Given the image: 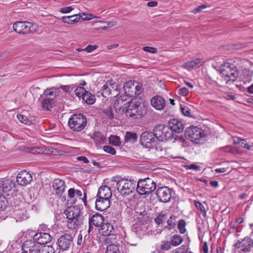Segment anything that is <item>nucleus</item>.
I'll return each instance as SVG.
<instances>
[{"mask_svg": "<svg viewBox=\"0 0 253 253\" xmlns=\"http://www.w3.org/2000/svg\"><path fill=\"white\" fill-rule=\"evenodd\" d=\"M75 196V189L74 188H70L68 191V197L70 199H73Z\"/></svg>", "mask_w": 253, "mask_h": 253, "instance_id": "59", "label": "nucleus"}, {"mask_svg": "<svg viewBox=\"0 0 253 253\" xmlns=\"http://www.w3.org/2000/svg\"><path fill=\"white\" fill-rule=\"evenodd\" d=\"M162 136L161 137V141H167L172 139L173 137L172 130L168 126H164Z\"/></svg>", "mask_w": 253, "mask_h": 253, "instance_id": "25", "label": "nucleus"}, {"mask_svg": "<svg viewBox=\"0 0 253 253\" xmlns=\"http://www.w3.org/2000/svg\"><path fill=\"white\" fill-rule=\"evenodd\" d=\"M186 222L183 219H181L179 221L177 227L181 234H184L186 232Z\"/></svg>", "mask_w": 253, "mask_h": 253, "instance_id": "41", "label": "nucleus"}, {"mask_svg": "<svg viewBox=\"0 0 253 253\" xmlns=\"http://www.w3.org/2000/svg\"><path fill=\"white\" fill-rule=\"evenodd\" d=\"M203 59L197 58L195 60L185 62L182 67L187 70H191L195 67H199L202 65Z\"/></svg>", "mask_w": 253, "mask_h": 253, "instance_id": "23", "label": "nucleus"}, {"mask_svg": "<svg viewBox=\"0 0 253 253\" xmlns=\"http://www.w3.org/2000/svg\"><path fill=\"white\" fill-rule=\"evenodd\" d=\"M164 126V125L161 124L157 125L153 129L152 133L154 134L157 141H161V137L162 136Z\"/></svg>", "mask_w": 253, "mask_h": 253, "instance_id": "27", "label": "nucleus"}, {"mask_svg": "<svg viewBox=\"0 0 253 253\" xmlns=\"http://www.w3.org/2000/svg\"><path fill=\"white\" fill-rule=\"evenodd\" d=\"M96 47L97 46L96 45H88L84 48V50L87 52H90L95 49Z\"/></svg>", "mask_w": 253, "mask_h": 253, "instance_id": "64", "label": "nucleus"}, {"mask_svg": "<svg viewBox=\"0 0 253 253\" xmlns=\"http://www.w3.org/2000/svg\"><path fill=\"white\" fill-rule=\"evenodd\" d=\"M137 136L136 133L131 132H127L125 136V142L133 143L136 141Z\"/></svg>", "mask_w": 253, "mask_h": 253, "instance_id": "32", "label": "nucleus"}, {"mask_svg": "<svg viewBox=\"0 0 253 253\" xmlns=\"http://www.w3.org/2000/svg\"><path fill=\"white\" fill-rule=\"evenodd\" d=\"M2 184V188L4 192H7L9 191L11 188V185L8 179L1 181Z\"/></svg>", "mask_w": 253, "mask_h": 253, "instance_id": "46", "label": "nucleus"}, {"mask_svg": "<svg viewBox=\"0 0 253 253\" xmlns=\"http://www.w3.org/2000/svg\"><path fill=\"white\" fill-rule=\"evenodd\" d=\"M156 196L160 202L168 203L171 197V190L167 186L159 187L156 191Z\"/></svg>", "mask_w": 253, "mask_h": 253, "instance_id": "14", "label": "nucleus"}, {"mask_svg": "<svg viewBox=\"0 0 253 253\" xmlns=\"http://www.w3.org/2000/svg\"><path fill=\"white\" fill-rule=\"evenodd\" d=\"M103 149L105 152L111 155H115L116 152L115 149L113 147L109 145L103 146Z\"/></svg>", "mask_w": 253, "mask_h": 253, "instance_id": "51", "label": "nucleus"}, {"mask_svg": "<svg viewBox=\"0 0 253 253\" xmlns=\"http://www.w3.org/2000/svg\"><path fill=\"white\" fill-rule=\"evenodd\" d=\"M168 127L173 132L179 133L183 131L184 126L182 123L177 119H173L169 122Z\"/></svg>", "mask_w": 253, "mask_h": 253, "instance_id": "20", "label": "nucleus"}, {"mask_svg": "<svg viewBox=\"0 0 253 253\" xmlns=\"http://www.w3.org/2000/svg\"><path fill=\"white\" fill-rule=\"evenodd\" d=\"M171 246V244L170 241L169 242L164 241L162 243L161 248L162 250L168 251L170 249Z\"/></svg>", "mask_w": 253, "mask_h": 253, "instance_id": "53", "label": "nucleus"}, {"mask_svg": "<svg viewBox=\"0 0 253 253\" xmlns=\"http://www.w3.org/2000/svg\"><path fill=\"white\" fill-rule=\"evenodd\" d=\"M180 109L181 113L183 115L186 117H192L191 110L186 105H180Z\"/></svg>", "mask_w": 253, "mask_h": 253, "instance_id": "40", "label": "nucleus"}, {"mask_svg": "<svg viewBox=\"0 0 253 253\" xmlns=\"http://www.w3.org/2000/svg\"><path fill=\"white\" fill-rule=\"evenodd\" d=\"M145 51H147L151 53H155L157 52V49L156 48L149 46H145L143 48Z\"/></svg>", "mask_w": 253, "mask_h": 253, "instance_id": "55", "label": "nucleus"}, {"mask_svg": "<svg viewBox=\"0 0 253 253\" xmlns=\"http://www.w3.org/2000/svg\"><path fill=\"white\" fill-rule=\"evenodd\" d=\"M134 86L136 87L135 92L136 95H139L142 91V85L137 82H134Z\"/></svg>", "mask_w": 253, "mask_h": 253, "instance_id": "54", "label": "nucleus"}, {"mask_svg": "<svg viewBox=\"0 0 253 253\" xmlns=\"http://www.w3.org/2000/svg\"><path fill=\"white\" fill-rule=\"evenodd\" d=\"M54 104V100L52 98H43L42 102V107L46 110H49L52 108Z\"/></svg>", "mask_w": 253, "mask_h": 253, "instance_id": "30", "label": "nucleus"}, {"mask_svg": "<svg viewBox=\"0 0 253 253\" xmlns=\"http://www.w3.org/2000/svg\"><path fill=\"white\" fill-rule=\"evenodd\" d=\"M17 118L21 123L25 125H29L30 124V121L29 120L27 117L24 115L18 114Z\"/></svg>", "mask_w": 253, "mask_h": 253, "instance_id": "47", "label": "nucleus"}, {"mask_svg": "<svg viewBox=\"0 0 253 253\" xmlns=\"http://www.w3.org/2000/svg\"><path fill=\"white\" fill-rule=\"evenodd\" d=\"M85 91V89L83 87H78L75 90V94L79 97H82Z\"/></svg>", "mask_w": 253, "mask_h": 253, "instance_id": "49", "label": "nucleus"}, {"mask_svg": "<svg viewBox=\"0 0 253 253\" xmlns=\"http://www.w3.org/2000/svg\"><path fill=\"white\" fill-rule=\"evenodd\" d=\"M103 112L108 119H113L114 118L112 108L111 107H108L106 109L104 110Z\"/></svg>", "mask_w": 253, "mask_h": 253, "instance_id": "50", "label": "nucleus"}, {"mask_svg": "<svg viewBox=\"0 0 253 253\" xmlns=\"http://www.w3.org/2000/svg\"><path fill=\"white\" fill-rule=\"evenodd\" d=\"M109 81H107L105 84L101 87V94L104 97H107L108 96L111 95L112 92H111Z\"/></svg>", "mask_w": 253, "mask_h": 253, "instance_id": "33", "label": "nucleus"}, {"mask_svg": "<svg viewBox=\"0 0 253 253\" xmlns=\"http://www.w3.org/2000/svg\"><path fill=\"white\" fill-rule=\"evenodd\" d=\"M106 253H121V251L117 245L111 244L107 246L106 251Z\"/></svg>", "mask_w": 253, "mask_h": 253, "instance_id": "34", "label": "nucleus"}, {"mask_svg": "<svg viewBox=\"0 0 253 253\" xmlns=\"http://www.w3.org/2000/svg\"><path fill=\"white\" fill-rule=\"evenodd\" d=\"M73 9L72 6L64 7L60 8V12L62 13H68Z\"/></svg>", "mask_w": 253, "mask_h": 253, "instance_id": "57", "label": "nucleus"}, {"mask_svg": "<svg viewBox=\"0 0 253 253\" xmlns=\"http://www.w3.org/2000/svg\"><path fill=\"white\" fill-rule=\"evenodd\" d=\"M104 223V218L100 214L95 213L89 218L88 232L93 229V226H101Z\"/></svg>", "mask_w": 253, "mask_h": 253, "instance_id": "18", "label": "nucleus"}, {"mask_svg": "<svg viewBox=\"0 0 253 253\" xmlns=\"http://www.w3.org/2000/svg\"><path fill=\"white\" fill-rule=\"evenodd\" d=\"M156 188L155 182L150 178L139 179L137 182L136 190L141 195L149 194Z\"/></svg>", "mask_w": 253, "mask_h": 253, "instance_id": "6", "label": "nucleus"}, {"mask_svg": "<svg viewBox=\"0 0 253 253\" xmlns=\"http://www.w3.org/2000/svg\"><path fill=\"white\" fill-rule=\"evenodd\" d=\"M179 94L182 96H186L188 93L189 91L186 87H182L179 89L178 90Z\"/></svg>", "mask_w": 253, "mask_h": 253, "instance_id": "56", "label": "nucleus"}, {"mask_svg": "<svg viewBox=\"0 0 253 253\" xmlns=\"http://www.w3.org/2000/svg\"><path fill=\"white\" fill-rule=\"evenodd\" d=\"M86 117L82 114L72 115L68 120V125L71 130L74 131H80L86 126Z\"/></svg>", "mask_w": 253, "mask_h": 253, "instance_id": "4", "label": "nucleus"}, {"mask_svg": "<svg viewBox=\"0 0 253 253\" xmlns=\"http://www.w3.org/2000/svg\"><path fill=\"white\" fill-rule=\"evenodd\" d=\"M73 236L71 234H64L57 240V244L60 250L68 251L73 243Z\"/></svg>", "mask_w": 253, "mask_h": 253, "instance_id": "11", "label": "nucleus"}, {"mask_svg": "<svg viewBox=\"0 0 253 253\" xmlns=\"http://www.w3.org/2000/svg\"><path fill=\"white\" fill-rule=\"evenodd\" d=\"M81 16V19L82 20H90L93 18H98V17L93 16L92 15L89 13H86L84 12L80 13L78 14Z\"/></svg>", "mask_w": 253, "mask_h": 253, "instance_id": "45", "label": "nucleus"}, {"mask_svg": "<svg viewBox=\"0 0 253 253\" xmlns=\"http://www.w3.org/2000/svg\"><path fill=\"white\" fill-rule=\"evenodd\" d=\"M68 218L67 226L70 229H76L83 224V218L81 215V210L77 206L67 207L64 211Z\"/></svg>", "mask_w": 253, "mask_h": 253, "instance_id": "2", "label": "nucleus"}, {"mask_svg": "<svg viewBox=\"0 0 253 253\" xmlns=\"http://www.w3.org/2000/svg\"><path fill=\"white\" fill-rule=\"evenodd\" d=\"M112 196V191L110 187L102 186L98 191L97 197L100 199L105 198L110 199Z\"/></svg>", "mask_w": 253, "mask_h": 253, "instance_id": "22", "label": "nucleus"}, {"mask_svg": "<svg viewBox=\"0 0 253 253\" xmlns=\"http://www.w3.org/2000/svg\"><path fill=\"white\" fill-rule=\"evenodd\" d=\"M184 134L187 139L195 143H199L204 136L203 130L195 126H190L186 128Z\"/></svg>", "mask_w": 253, "mask_h": 253, "instance_id": "8", "label": "nucleus"}, {"mask_svg": "<svg viewBox=\"0 0 253 253\" xmlns=\"http://www.w3.org/2000/svg\"><path fill=\"white\" fill-rule=\"evenodd\" d=\"M195 207L200 211V214L204 217L206 216V211L204 206L199 201H194Z\"/></svg>", "mask_w": 253, "mask_h": 253, "instance_id": "37", "label": "nucleus"}, {"mask_svg": "<svg viewBox=\"0 0 253 253\" xmlns=\"http://www.w3.org/2000/svg\"><path fill=\"white\" fill-rule=\"evenodd\" d=\"M188 248L185 245L176 248L172 252V253H187Z\"/></svg>", "mask_w": 253, "mask_h": 253, "instance_id": "48", "label": "nucleus"}, {"mask_svg": "<svg viewBox=\"0 0 253 253\" xmlns=\"http://www.w3.org/2000/svg\"><path fill=\"white\" fill-rule=\"evenodd\" d=\"M52 187L55 195L60 199L61 201H65L66 198L65 191L66 185L65 181L60 178L54 179L52 182Z\"/></svg>", "mask_w": 253, "mask_h": 253, "instance_id": "9", "label": "nucleus"}, {"mask_svg": "<svg viewBox=\"0 0 253 253\" xmlns=\"http://www.w3.org/2000/svg\"><path fill=\"white\" fill-rule=\"evenodd\" d=\"M32 181L31 174L26 170L20 171L16 177L17 183L21 186H26L30 184Z\"/></svg>", "mask_w": 253, "mask_h": 253, "instance_id": "16", "label": "nucleus"}, {"mask_svg": "<svg viewBox=\"0 0 253 253\" xmlns=\"http://www.w3.org/2000/svg\"><path fill=\"white\" fill-rule=\"evenodd\" d=\"M141 144L146 148H152L157 143V140L152 132L145 131L140 135Z\"/></svg>", "mask_w": 253, "mask_h": 253, "instance_id": "10", "label": "nucleus"}, {"mask_svg": "<svg viewBox=\"0 0 253 253\" xmlns=\"http://www.w3.org/2000/svg\"><path fill=\"white\" fill-rule=\"evenodd\" d=\"M240 146L246 148L248 150H250L251 149V146H249L247 143H246V141L244 139H242L241 141L240 144H239Z\"/></svg>", "mask_w": 253, "mask_h": 253, "instance_id": "61", "label": "nucleus"}, {"mask_svg": "<svg viewBox=\"0 0 253 253\" xmlns=\"http://www.w3.org/2000/svg\"><path fill=\"white\" fill-rule=\"evenodd\" d=\"M167 214L162 211L159 213L157 217L155 218L154 220L156 223L158 225H160L164 221L167 219Z\"/></svg>", "mask_w": 253, "mask_h": 253, "instance_id": "36", "label": "nucleus"}, {"mask_svg": "<svg viewBox=\"0 0 253 253\" xmlns=\"http://www.w3.org/2000/svg\"><path fill=\"white\" fill-rule=\"evenodd\" d=\"M201 251L204 253H209V248L207 242H204L201 247Z\"/></svg>", "mask_w": 253, "mask_h": 253, "instance_id": "62", "label": "nucleus"}, {"mask_svg": "<svg viewBox=\"0 0 253 253\" xmlns=\"http://www.w3.org/2000/svg\"><path fill=\"white\" fill-rule=\"evenodd\" d=\"M13 30L20 34H28L34 33L37 31L38 27L33 24L25 21H18L13 26Z\"/></svg>", "mask_w": 253, "mask_h": 253, "instance_id": "7", "label": "nucleus"}, {"mask_svg": "<svg viewBox=\"0 0 253 253\" xmlns=\"http://www.w3.org/2000/svg\"><path fill=\"white\" fill-rule=\"evenodd\" d=\"M132 88H131V90L130 91L129 90H128V92H127V96H129V97H133V96L135 95V96H137L136 95V92H135V87L134 86V85H132Z\"/></svg>", "mask_w": 253, "mask_h": 253, "instance_id": "63", "label": "nucleus"}, {"mask_svg": "<svg viewBox=\"0 0 253 253\" xmlns=\"http://www.w3.org/2000/svg\"><path fill=\"white\" fill-rule=\"evenodd\" d=\"M134 85V82L131 81H128L124 84L123 88L125 90V93L126 96H127L128 90L130 91L131 90V88H132V85Z\"/></svg>", "mask_w": 253, "mask_h": 253, "instance_id": "44", "label": "nucleus"}, {"mask_svg": "<svg viewBox=\"0 0 253 253\" xmlns=\"http://www.w3.org/2000/svg\"><path fill=\"white\" fill-rule=\"evenodd\" d=\"M101 227L102 234L107 237L105 241L107 244L111 243L112 239H116V235L113 233L114 232V226L111 223H103Z\"/></svg>", "mask_w": 253, "mask_h": 253, "instance_id": "12", "label": "nucleus"}, {"mask_svg": "<svg viewBox=\"0 0 253 253\" xmlns=\"http://www.w3.org/2000/svg\"><path fill=\"white\" fill-rule=\"evenodd\" d=\"M81 16L78 14H74L70 16H63L62 17V21L68 24H74L81 20Z\"/></svg>", "mask_w": 253, "mask_h": 253, "instance_id": "24", "label": "nucleus"}, {"mask_svg": "<svg viewBox=\"0 0 253 253\" xmlns=\"http://www.w3.org/2000/svg\"><path fill=\"white\" fill-rule=\"evenodd\" d=\"M8 203L4 197H1L0 196V210H4L7 207Z\"/></svg>", "mask_w": 253, "mask_h": 253, "instance_id": "52", "label": "nucleus"}, {"mask_svg": "<svg viewBox=\"0 0 253 253\" xmlns=\"http://www.w3.org/2000/svg\"><path fill=\"white\" fill-rule=\"evenodd\" d=\"M98 22L100 23H106L107 24V26L108 28H112L113 27H114L117 25V22L116 21H110V22H107V21H99Z\"/></svg>", "mask_w": 253, "mask_h": 253, "instance_id": "60", "label": "nucleus"}, {"mask_svg": "<svg viewBox=\"0 0 253 253\" xmlns=\"http://www.w3.org/2000/svg\"><path fill=\"white\" fill-rule=\"evenodd\" d=\"M234 245L235 247L239 249L240 251L249 252L253 247V241L250 237H246L242 239L241 241H238Z\"/></svg>", "mask_w": 253, "mask_h": 253, "instance_id": "15", "label": "nucleus"}, {"mask_svg": "<svg viewBox=\"0 0 253 253\" xmlns=\"http://www.w3.org/2000/svg\"><path fill=\"white\" fill-rule=\"evenodd\" d=\"M34 240L41 246L42 245L49 243L52 239L51 236L47 233H37L34 236Z\"/></svg>", "mask_w": 253, "mask_h": 253, "instance_id": "19", "label": "nucleus"}, {"mask_svg": "<svg viewBox=\"0 0 253 253\" xmlns=\"http://www.w3.org/2000/svg\"><path fill=\"white\" fill-rule=\"evenodd\" d=\"M45 96L44 98H52L53 100L56 97V93L53 91L52 89H46L44 91L43 95ZM43 97V96H42Z\"/></svg>", "mask_w": 253, "mask_h": 253, "instance_id": "38", "label": "nucleus"}, {"mask_svg": "<svg viewBox=\"0 0 253 253\" xmlns=\"http://www.w3.org/2000/svg\"><path fill=\"white\" fill-rule=\"evenodd\" d=\"M237 77L238 72L234 64L229 62V60L222 64V78L227 84L233 83Z\"/></svg>", "mask_w": 253, "mask_h": 253, "instance_id": "5", "label": "nucleus"}, {"mask_svg": "<svg viewBox=\"0 0 253 253\" xmlns=\"http://www.w3.org/2000/svg\"><path fill=\"white\" fill-rule=\"evenodd\" d=\"M151 106L157 110H163L166 106V100L160 95H156L150 100Z\"/></svg>", "mask_w": 253, "mask_h": 253, "instance_id": "17", "label": "nucleus"}, {"mask_svg": "<svg viewBox=\"0 0 253 253\" xmlns=\"http://www.w3.org/2000/svg\"><path fill=\"white\" fill-rule=\"evenodd\" d=\"M186 168L187 169H194L196 171L200 170V167L197 165L192 164L190 165L186 166Z\"/></svg>", "mask_w": 253, "mask_h": 253, "instance_id": "58", "label": "nucleus"}, {"mask_svg": "<svg viewBox=\"0 0 253 253\" xmlns=\"http://www.w3.org/2000/svg\"><path fill=\"white\" fill-rule=\"evenodd\" d=\"M109 142L114 146H119L121 145L120 138L116 135H111L109 138Z\"/></svg>", "mask_w": 253, "mask_h": 253, "instance_id": "35", "label": "nucleus"}, {"mask_svg": "<svg viewBox=\"0 0 253 253\" xmlns=\"http://www.w3.org/2000/svg\"><path fill=\"white\" fill-rule=\"evenodd\" d=\"M168 226L169 230L173 229L176 224V217L170 216L167 220Z\"/></svg>", "mask_w": 253, "mask_h": 253, "instance_id": "39", "label": "nucleus"}, {"mask_svg": "<svg viewBox=\"0 0 253 253\" xmlns=\"http://www.w3.org/2000/svg\"><path fill=\"white\" fill-rule=\"evenodd\" d=\"M109 85H110L111 92H112V96L114 97L117 96L119 94L118 84L112 81H109Z\"/></svg>", "mask_w": 253, "mask_h": 253, "instance_id": "31", "label": "nucleus"}, {"mask_svg": "<svg viewBox=\"0 0 253 253\" xmlns=\"http://www.w3.org/2000/svg\"><path fill=\"white\" fill-rule=\"evenodd\" d=\"M110 201L109 199L97 198L95 202V208L98 211H104L110 207Z\"/></svg>", "mask_w": 253, "mask_h": 253, "instance_id": "21", "label": "nucleus"}, {"mask_svg": "<svg viewBox=\"0 0 253 253\" xmlns=\"http://www.w3.org/2000/svg\"><path fill=\"white\" fill-rule=\"evenodd\" d=\"M147 112V106L143 101H136L129 103L126 111L127 116L135 118H142Z\"/></svg>", "mask_w": 253, "mask_h": 253, "instance_id": "3", "label": "nucleus"}, {"mask_svg": "<svg viewBox=\"0 0 253 253\" xmlns=\"http://www.w3.org/2000/svg\"><path fill=\"white\" fill-rule=\"evenodd\" d=\"M169 240L171 246L173 247H177L182 244L184 240L181 235L174 234L170 237Z\"/></svg>", "mask_w": 253, "mask_h": 253, "instance_id": "26", "label": "nucleus"}, {"mask_svg": "<svg viewBox=\"0 0 253 253\" xmlns=\"http://www.w3.org/2000/svg\"><path fill=\"white\" fill-rule=\"evenodd\" d=\"M136 183L133 179L115 177L111 181V186L116 188L122 195L127 196L134 192Z\"/></svg>", "mask_w": 253, "mask_h": 253, "instance_id": "1", "label": "nucleus"}, {"mask_svg": "<svg viewBox=\"0 0 253 253\" xmlns=\"http://www.w3.org/2000/svg\"><path fill=\"white\" fill-rule=\"evenodd\" d=\"M38 253H55V250L51 246H45L42 247V249L40 248Z\"/></svg>", "mask_w": 253, "mask_h": 253, "instance_id": "43", "label": "nucleus"}, {"mask_svg": "<svg viewBox=\"0 0 253 253\" xmlns=\"http://www.w3.org/2000/svg\"><path fill=\"white\" fill-rule=\"evenodd\" d=\"M82 98L85 103L90 105L93 104L95 102L96 99L95 96L93 94L87 91H85Z\"/></svg>", "mask_w": 253, "mask_h": 253, "instance_id": "29", "label": "nucleus"}, {"mask_svg": "<svg viewBox=\"0 0 253 253\" xmlns=\"http://www.w3.org/2000/svg\"><path fill=\"white\" fill-rule=\"evenodd\" d=\"M41 246L34 240L25 241L22 246V251L25 253H38Z\"/></svg>", "mask_w": 253, "mask_h": 253, "instance_id": "13", "label": "nucleus"}, {"mask_svg": "<svg viewBox=\"0 0 253 253\" xmlns=\"http://www.w3.org/2000/svg\"><path fill=\"white\" fill-rule=\"evenodd\" d=\"M92 139L97 145L103 144L106 141V137L103 134L99 131L94 133L92 136Z\"/></svg>", "mask_w": 253, "mask_h": 253, "instance_id": "28", "label": "nucleus"}, {"mask_svg": "<svg viewBox=\"0 0 253 253\" xmlns=\"http://www.w3.org/2000/svg\"><path fill=\"white\" fill-rule=\"evenodd\" d=\"M143 228H145L144 226H139L137 224L133 225L132 230L133 232H135L136 234L140 236L141 234H143L144 232V230L143 229Z\"/></svg>", "mask_w": 253, "mask_h": 253, "instance_id": "42", "label": "nucleus"}]
</instances>
